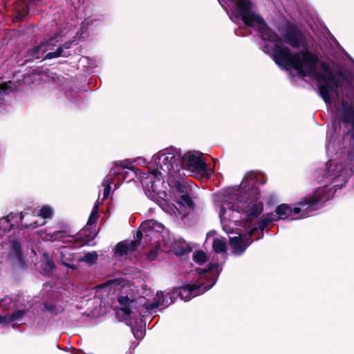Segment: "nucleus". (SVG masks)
<instances>
[{
	"label": "nucleus",
	"mask_w": 354,
	"mask_h": 354,
	"mask_svg": "<svg viewBox=\"0 0 354 354\" xmlns=\"http://www.w3.org/2000/svg\"><path fill=\"white\" fill-rule=\"evenodd\" d=\"M181 160L180 151L173 147H167L159 151L154 154L151 160V164L156 167V169L145 174L140 178L141 183L145 192L149 198L155 199L156 194L162 198L161 205H167L166 192L162 190L165 181V174L173 176L179 171Z\"/></svg>",
	"instance_id": "nucleus-1"
},
{
	"label": "nucleus",
	"mask_w": 354,
	"mask_h": 354,
	"mask_svg": "<svg viewBox=\"0 0 354 354\" xmlns=\"http://www.w3.org/2000/svg\"><path fill=\"white\" fill-rule=\"evenodd\" d=\"M196 271L198 274L197 283L187 284L180 288L178 295L182 300L189 301L210 289L215 284L221 268L216 263L207 270L197 269Z\"/></svg>",
	"instance_id": "nucleus-2"
},
{
	"label": "nucleus",
	"mask_w": 354,
	"mask_h": 354,
	"mask_svg": "<svg viewBox=\"0 0 354 354\" xmlns=\"http://www.w3.org/2000/svg\"><path fill=\"white\" fill-rule=\"evenodd\" d=\"M173 189L174 195H168L166 193L167 197L165 198L167 199V205L165 203L163 205H160L162 199L158 197V194H156L155 199L150 198L157 203L165 212L170 215H176L177 213L180 214V210L173 205L169 204V201H176L179 206L189 208L192 207L193 203L189 196L190 188L184 181L176 182Z\"/></svg>",
	"instance_id": "nucleus-3"
},
{
	"label": "nucleus",
	"mask_w": 354,
	"mask_h": 354,
	"mask_svg": "<svg viewBox=\"0 0 354 354\" xmlns=\"http://www.w3.org/2000/svg\"><path fill=\"white\" fill-rule=\"evenodd\" d=\"M328 198L329 196L327 195L326 188L318 189L312 198L301 201L299 203V207L292 208L288 205L282 204L277 207L276 214L281 219L288 218L290 219L299 218L300 217L293 218L292 216L301 212H304L308 209L313 210L314 209V206L319 202L325 201Z\"/></svg>",
	"instance_id": "nucleus-4"
},
{
	"label": "nucleus",
	"mask_w": 354,
	"mask_h": 354,
	"mask_svg": "<svg viewBox=\"0 0 354 354\" xmlns=\"http://www.w3.org/2000/svg\"><path fill=\"white\" fill-rule=\"evenodd\" d=\"M163 230V225L154 220H150L142 223L140 230L136 234L137 240L127 241L119 243L115 248V253L124 256L127 254L129 252L137 250L139 242L138 241L145 234L146 236H155L156 234H159Z\"/></svg>",
	"instance_id": "nucleus-5"
},
{
	"label": "nucleus",
	"mask_w": 354,
	"mask_h": 354,
	"mask_svg": "<svg viewBox=\"0 0 354 354\" xmlns=\"http://www.w3.org/2000/svg\"><path fill=\"white\" fill-rule=\"evenodd\" d=\"M234 207L235 205L228 201H224L218 205V216L223 229L227 234L232 233L242 218L239 205H237L236 209Z\"/></svg>",
	"instance_id": "nucleus-6"
},
{
	"label": "nucleus",
	"mask_w": 354,
	"mask_h": 354,
	"mask_svg": "<svg viewBox=\"0 0 354 354\" xmlns=\"http://www.w3.org/2000/svg\"><path fill=\"white\" fill-rule=\"evenodd\" d=\"M327 174L333 178H339L345 183L354 172V151L345 162L330 160L326 164Z\"/></svg>",
	"instance_id": "nucleus-7"
},
{
	"label": "nucleus",
	"mask_w": 354,
	"mask_h": 354,
	"mask_svg": "<svg viewBox=\"0 0 354 354\" xmlns=\"http://www.w3.org/2000/svg\"><path fill=\"white\" fill-rule=\"evenodd\" d=\"M127 168L129 169H134V167L131 163H122L120 165L115 164L111 168L109 175L104 179L102 185H104L103 199L109 197L111 189V184H114L116 187V183L114 181H117L121 183L125 180L124 174L123 172L124 169Z\"/></svg>",
	"instance_id": "nucleus-8"
},
{
	"label": "nucleus",
	"mask_w": 354,
	"mask_h": 354,
	"mask_svg": "<svg viewBox=\"0 0 354 354\" xmlns=\"http://www.w3.org/2000/svg\"><path fill=\"white\" fill-rule=\"evenodd\" d=\"M180 162L183 166L191 172L204 174L206 171V165L200 151H188L181 156Z\"/></svg>",
	"instance_id": "nucleus-9"
},
{
	"label": "nucleus",
	"mask_w": 354,
	"mask_h": 354,
	"mask_svg": "<svg viewBox=\"0 0 354 354\" xmlns=\"http://www.w3.org/2000/svg\"><path fill=\"white\" fill-rule=\"evenodd\" d=\"M173 296L170 293H164L161 291L157 292L156 297L153 298V301L150 302L149 299L145 298L139 299V304L145 306L147 310L153 309L160 305H169L172 303L171 298Z\"/></svg>",
	"instance_id": "nucleus-10"
},
{
	"label": "nucleus",
	"mask_w": 354,
	"mask_h": 354,
	"mask_svg": "<svg viewBox=\"0 0 354 354\" xmlns=\"http://www.w3.org/2000/svg\"><path fill=\"white\" fill-rule=\"evenodd\" d=\"M248 203V204L243 208V214L247 217V221H243L245 227L248 225L249 221L257 217L263 210V204L259 201L258 198L256 196L250 199Z\"/></svg>",
	"instance_id": "nucleus-11"
},
{
	"label": "nucleus",
	"mask_w": 354,
	"mask_h": 354,
	"mask_svg": "<svg viewBox=\"0 0 354 354\" xmlns=\"http://www.w3.org/2000/svg\"><path fill=\"white\" fill-rule=\"evenodd\" d=\"M22 214H10L7 216L3 217L0 219V230L4 232H9L11 230H14L15 227L19 224V220H22Z\"/></svg>",
	"instance_id": "nucleus-12"
},
{
	"label": "nucleus",
	"mask_w": 354,
	"mask_h": 354,
	"mask_svg": "<svg viewBox=\"0 0 354 354\" xmlns=\"http://www.w3.org/2000/svg\"><path fill=\"white\" fill-rule=\"evenodd\" d=\"M57 254L61 263L64 266L73 270H76L77 266L73 263L76 258L72 248L66 246L62 247L59 249Z\"/></svg>",
	"instance_id": "nucleus-13"
},
{
	"label": "nucleus",
	"mask_w": 354,
	"mask_h": 354,
	"mask_svg": "<svg viewBox=\"0 0 354 354\" xmlns=\"http://www.w3.org/2000/svg\"><path fill=\"white\" fill-rule=\"evenodd\" d=\"M44 44L45 49L44 48L43 50L46 51L44 59H50L60 56L66 57L67 55L64 53L63 48L62 46H57L53 42V40L44 42Z\"/></svg>",
	"instance_id": "nucleus-14"
},
{
	"label": "nucleus",
	"mask_w": 354,
	"mask_h": 354,
	"mask_svg": "<svg viewBox=\"0 0 354 354\" xmlns=\"http://www.w3.org/2000/svg\"><path fill=\"white\" fill-rule=\"evenodd\" d=\"M230 242L232 252L236 255L241 254L251 243L245 236H242L240 233L238 236L230 237Z\"/></svg>",
	"instance_id": "nucleus-15"
},
{
	"label": "nucleus",
	"mask_w": 354,
	"mask_h": 354,
	"mask_svg": "<svg viewBox=\"0 0 354 354\" xmlns=\"http://www.w3.org/2000/svg\"><path fill=\"white\" fill-rule=\"evenodd\" d=\"M170 251L173 252L177 256H183L190 252V248L184 240L179 239L174 241L169 245Z\"/></svg>",
	"instance_id": "nucleus-16"
},
{
	"label": "nucleus",
	"mask_w": 354,
	"mask_h": 354,
	"mask_svg": "<svg viewBox=\"0 0 354 354\" xmlns=\"http://www.w3.org/2000/svg\"><path fill=\"white\" fill-rule=\"evenodd\" d=\"M119 303L121 304V310L126 315H130L132 313V307L134 304L133 299L128 296L120 295L118 298Z\"/></svg>",
	"instance_id": "nucleus-17"
},
{
	"label": "nucleus",
	"mask_w": 354,
	"mask_h": 354,
	"mask_svg": "<svg viewBox=\"0 0 354 354\" xmlns=\"http://www.w3.org/2000/svg\"><path fill=\"white\" fill-rule=\"evenodd\" d=\"M254 183H255V179H254V174L248 173L245 176L244 178L243 179V180L241 183V187L243 189H245L247 187H248V189L252 188V193L255 195H257L258 191L257 189L254 188Z\"/></svg>",
	"instance_id": "nucleus-18"
},
{
	"label": "nucleus",
	"mask_w": 354,
	"mask_h": 354,
	"mask_svg": "<svg viewBox=\"0 0 354 354\" xmlns=\"http://www.w3.org/2000/svg\"><path fill=\"white\" fill-rule=\"evenodd\" d=\"M11 254L17 261H21V245L19 240L13 239L10 241Z\"/></svg>",
	"instance_id": "nucleus-19"
},
{
	"label": "nucleus",
	"mask_w": 354,
	"mask_h": 354,
	"mask_svg": "<svg viewBox=\"0 0 354 354\" xmlns=\"http://www.w3.org/2000/svg\"><path fill=\"white\" fill-rule=\"evenodd\" d=\"M25 312L22 310H19L11 315H6L4 316H0V324H7L12 322L19 320L21 317L24 316Z\"/></svg>",
	"instance_id": "nucleus-20"
},
{
	"label": "nucleus",
	"mask_w": 354,
	"mask_h": 354,
	"mask_svg": "<svg viewBox=\"0 0 354 354\" xmlns=\"http://www.w3.org/2000/svg\"><path fill=\"white\" fill-rule=\"evenodd\" d=\"M44 48L45 49L44 42L32 48L29 52L30 59H39L41 57L44 58L46 54V51L43 50Z\"/></svg>",
	"instance_id": "nucleus-21"
},
{
	"label": "nucleus",
	"mask_w": 354,
	"mask_h": 354,
	"mask_svg": "<svg viewBox=\"0 0 354 354\" xmlns=\"http://www.w3.org/2000/svg\"><path fill=\"white\" fill-rule=\"evenodd\" d=\"M97 256V253L93 251L86 253L84 255H80L77 257V259L79 262H85L87 264L91 265L95 263Z\"/></svg>",
	"instance_id": "nucleus-22"
},
{
	"label": "nucleus",
	"mask_w": 354,
	"mask_h": 354,
	"mask_svg": "<svg viewBox=\"0 0 354 354\" xmlns=\"http://www.w3.org/2000/svg\"><path fill=\"white\" fill-rule=\"evenodd\" d=\"M53 214V209L49 205H44L37 210V216L41 218H51Z\"/></svg>",
	"instance_id": "nucleus-23"
},
{
	"label": "nucleus",
	"mask_w": 354,
	"mask_h": 354,
	"mask_svg": "<svg viewBox=\"0 0 354 354\" xmlns=\"http://www.w3.org/2000/svg\"><path fill=\"white\" fill-rule=\"evenodd\" d=\"M213 249L215 252L224 253L226 251L225 241L219 238H216L213 241Z\"/></svg>",
	"instance_id": "nucleus-24"
},
{
	"label": "nucleus",
	"mask_w": 354,
	"mask_h": 354,
	"mask_svg": "<svg viewBox=\"0 0 354 354\" xmlns=\"http://www.w3.org/2000/svg\"><path fill=\"white\" fill-rule=\"evenodd\" d=\"M62 233L60 232H57L55 233L44 232L40 233V237L44 241H54L58 239H61L62 237Z\"/></svg>",
	"instance_id": "nucleus-25"
},
{
	"label": "nucleus",
	"mask_w": 354,
	"mask_h": 354,
	"mask_svg": "<svg viewBox=\"0 0 354 354\" xmlns=\"http://www.w3.org/2000/svg\"><path fill=\"white\" fill-rule=\"evenodd\" d=\"M44 259V271L45 273H49L53 271L55 268L53 262L50 260L49 256L46 253L43 254Z\"/></svg>",
	"instance_id": "nucleus-26"
},
{
	"label": "nucleus",
	"mask_w": 354,
	"mask_h": 354,
	"mask_svg": "<svg viewBox=\"0 0 354 354\" xmlns=\"http://www.w3.org/2000/svg\"><path fill=\"white\" fill-rule=\"evenodd\" d=\"M193 259L198 264H202L207 260V255L203 251H196L193 254Z\"/></svg>",
	"instance_id": "nucleus-27"
},
{
	"label": "nucleus",
	"mask_w": 354,
	"mask_h": 354,
	"mask_svg": "<svg viewBox=\"0 0 354 354\" xmlns=\"http://www.w3.org/2000/svg\"><path fill=\"white\" fill-rule=\"evenodd\" d=\"M11 88V82H5L0 84V100H2V97L8 93Z\"/></svg>",
	"instance_id": "nucleus-28"
},
{
	"label": "nucleus",
	"mask_w": 354,
	"mask_h": 354,
	"mask_svg": "<svg viewBox=\"0 0 354 354\" xmlns=\"http://www.w3.org/2000/svg\"><path fill=\"white\" fill-rule=\"evenodd\" d=\"M98 204L95 205L89 216L88 224L92 225L96 222L97 219Z\"/></svg>",
	"instance_id": "nucleus-29"
},
{
	"label": "nucleus",
	"mask_w": 354,
	"mask_h": 354,
	"mask_svg": "<svg viewBox=\"0 0 354 354\" xmlns=\"http://www.w3.org/2000/svg\"><path fill=\"white\" fill-rule=\"evenodd\" d=\"M118 281H119V280H118V279H115L113 281H109L107 282V283L100 286V289H106V288H108L109 286L118 285L119 284Z\"/></svg>",
	"instance_id": "nucleus-30"
},
{
	"label": "nucleus",
	"mask_w": 354,
	"mask_h": 354,
	"mask_svg": "<svg viewBox=\"0 0 354 354\" xmlns=\"http://www.w3.org/2000/svg\"><path fill=\"white\" fill-rule=\"evenodd\" d=\"M133 162H136L138 165H144V166H147L148 165V162L147 161V160L142 157L136 158L133 160Z\"/></svg>",
	"instance_id": "nucleus-31"
},
{
	"label": "nucleus",
	"mask_w": 354,
	"mask_h": 354,
	"mask_svg": "<svg viewBox=\"0 0 354 354\" xmlns=\"http://www.w3.org/2000/svg\"><path fill=\"white\" fill-rule=\"evenodd\" d=\"M133 333L134 337L136 339H141L144 336V333H145V332L142 331V330H133Z\"/></svg>",
	"instance_id": "nucleus-32"
},
{
	"label": "nucleus",
	"mask_w": 354,
	"mask_h": 354,
	"mask_svg": "<svg viewBox=\"0 0 354 354\" xmlns=\"http://www.w3.org/2000/svg\"><path fill=\"white\" fill-rule=\"evenodd\" d=\"M157 252H158V248L155 249L153 252H151V253H149L147 254V259L150 261H152L153 259H156V254H157Z\"/></svg>",
	"instance_id": "nucleus-33"
},
{
	"label": "nucleus",
	"mask_w": 354,
	"mask_h": 354,
	"mask_svg": "<svg viewBox=\"0 0 354 354\" xmlns=\"http://www.w3.org/2000/svg\"><path fill=\"white\" fill-rule=\"evenodd\" d=\"M44 224H45V221H42L40 223H39L37 221H33L32 223L30 224L28 227L34 228V227H38L39 225H44Z\"/></svg>",
	"instance_id": "nucleus-34"
},
{
	"label": "nucleus",
	"mask_w": 354,
	"mask_h": 354,
	"mask_svg": "<svg viewBox=\"0 0 354 354\" xmlns=\"http://www.w3.org/2000/svg\"><path fill=\"white\" fill-rule=\"evenodd\" d=\"M255 230L256 227H253L252 229H251L250 231L249 232V235L252 236Z\"/></svg>",
	"instance_id": "nucleus-35"
},
{
	"label": "nucleus",
	"mask_w": 354,
	"mask_h": 354,
	"mask_svg": "<svg viewBox=\"0 0 354 354\" xmlns=\"http://www.w3.org/2000/svg\"><path fill=\"white\" fill-rule=\"evenodd\" d=\"M223 1H224V0H218L219 3H220L223 7H224Z\"/></svg>",
	"instance_id": "nucleus-36"
},
{
	"label": "nucleus",
	"mask_w": 354,
	"mask_h": 354,
	"mask_svg": "<svg viewBox=\"0 0 354 354\" xmlns=\"http://www.w3.org/2000/svg\"><path fill=\"white\" fill-rule=\"evenodd\" d=\"M306 214L303 213L301 216H305Z\"/></svg>",
	"instance_id": "nucleus-37"
}]
</instances>
